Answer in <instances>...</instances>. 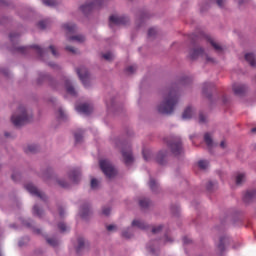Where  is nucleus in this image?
<instances>
[{
  "mask_svg": "<svg viewBox=\"0 0 256 256\" xmlns=\"http://www.w3.org/2000/svg\"><path fill=\"white\" fill-rule=\"evenodd\" d=\"M148 249H149L150 253H155V249H153V248H148Z\"/></svg>",
  "mask_w": 256,
  "mask_h": 256,
  "instance_id": "nucleus-62",
  "label": "nucleus"
},
{
  "mask_svg": "<svg viewBox=\"0 0 256 256\" xmlns=\"http://www.w3.org/2000/svg\"><path fill=\"white\" fill-rule=\"evenodd\" d=\"M255 197H256V190H248L243 197V201L245 203H251V201H255Z\"/></svg>",
  "mask_w": 256,
  "mask_h": 256,
  "instance_id": "nucleus-14",
  "label": "nucleus"
},
{
  "mask_svg": "<svg viewBox=\"0 0 256 256\" xmlns=\"http://www.w3.org/2000/svg\"><path fill=\"white\" fill-rule=\"evenodd\" d=\"M74 137L76 143H81V141H83V130H79L78 132H76L74 134Z\"/></svg>",
  "mask_w": 256,
  "mask_h": 256,
  "instance_id": "nucleus-33",
  "label": "nucleus"
},
{
  "mask_svg": "<svg viewBox=\"0 0 256 256\" xmlns=\"http://www.w3.org/2000/svg\"><path fill=\"white\" fill-rule=\"evenodd\" d=\"M220 147H221L222 149H225V141H222V142L220 143Z\"/></svg>",
  "mask_w": 256,
  "mask_h": 256,
  "instance_id": "nucleus-61",
  "label": "nucleus"
},
{
  "mask_svg": "<svg viewBox=\"0 0 256 256\" xmlns=\"http://www.w3.org/2000/svg\"><path fill=\"white\" fill-rule=\"evenodd\" d=\"M179 103V93L177 89H171L164 96V101L158 106V111L162 115H171L175 111V105Z\"/></svg>",
  "mask_w": 256,
  "mask_h": 256,
  "instance_id": "nucleus-1",
  "label": "nucleus"
},
{
  "mask_svg": "<svg viewBox=\"0 0 256 256\" xmlns=\"http://www.w3.org/2000/svg\"><path fill=\"white\" fill-rule=\"evenodd\" d=\"M132 227H138V229H147V224L143 221L134 220L132 221Z\"/></svg>",
  "mask_w": 256,
  "mask_h": 256,
  "instance_id": "nucleus-26",
  "label": "nucleus"
},
{
  "mask_svg": "<svg viewBox=\"0 0 256 256\" xmlns=\"http://www.w3.org/2000/svg\"><path fill=\"white\" fill-rule=\"evenodd\" d=\"M99 166L101 171L108 177V179H111V177H115L117 175V170H115V167L111 163V161L107 159H103L99 161Z\"/></svg>",
  "mask_w": 256,
  "mask_h": 256,
  "instance_id": "nucleus-3",
  "label": "nucleus"
},
{
  "mask_svg": "<svg viewBox=\"0 0 256 256\" xmlns=\"http://www.w3.org/2000/svg\"><path fill=\"white\" fill-rule=\"evenodd\" d=\"M59 215L60 217H65V210L62 207L59 208Z\"/></svg>",
  "mask_w": 256,
  "mask_h": 256,
  "instance_id": "nucleus-56",
  "label": "nucleus"
},
{
  "mask_svg": "<svg viewBox=\"0 0 256 256\" xmlns=\"http://www.w3.org/2000/svg\"><path fill=\"white\" fill-rule=\"evenodd\" d=\"M65 31H67V33H75V31H77V26L75 24H64L63 25Z\"/></svg>",
  "mask_w": 256,
  "mask_h": 256,
  "instance_id": "nucleus-25",
  "label": "nucleus"
},
{
  "mask_svg": "<svg viewBox=\"0 0 256 256\" xmlns=\"http://www.w3.org/2000/svg\"><path fill=\"white\" fill-rule=\"evenodd\" d=\"M25 189L29 191L31 195H35V197H39L42 201H46L47 196L43 192H40L32 183L26 184Z\"/></svg>",
  "mask_w": 256,
  "mask_h": 256,
  "instance_id": "nucleus-9",
  "label": "nucleus"
},
{
  "mask_svg": "<svg viewBox=\"0 0 256 256\" xmlns=\"http://www.w3.org/2000/svg\"><path fill=\"white\" fill-rule=\"evenodd\" d=\"M137 71V66H129L126 68V73H129V75L135 73Z\"/></svg>",
  "mask_w": 256,
  "mask_h": 256,
  "instance_id": "nucleus-40",
  "label": "nucleus"
},
{
  "mask_svg": "<svg viewBox=\"0 0 256 256\" xmlns=\"http://www.w3.org/2000/svg\"><path fill=\"white\" fill-rule=\"evenodd\" d=\"M139 205L142 209H147L151 205V201L149 199H142L139 201Z\"/></svg>",
  "mask_w": 256,
  "mask_h": 256,
  "instance_id": "nucleus-32",
  "label": "nucleus"
},
{
  "mask_svg": "<svg viewBox=\"0 0 256 256\" xmlns=\"http://www.w3.org/2000/svg\"><path fill=\"white\" fill-rule=\"evenodd\" d=\"M251 132H252V133H256V127L252 128V129H251Z\"/></svg>",
  "mask_w": 256,
  "mask_h": 256,
  "instance_id": "nucleus-63",
  "label": "nucleus"
},
{
  "mask_svg": "<svg viewBox=\"0 0 256 256\" xmlns=\"http://www.w3.org/2000/svg\"><path fill=\"white\" fill-rule=\"evenodd\" d=\"M91 189H97V187H99V181H97V179L93 178L91 180Z\"/></svg>",
  "mask_w": 256,
  "mask_h": 256,
  "instance_id": "nucleus-41",
  "label": "nucleus"
},
{
  "mask_svg": "<svg viewBox=\"0 0 256 256\" xmlns=\"http://www.w3.org/2000/svg\"><path fill=\"white\" fill-rule=\"evenodd\" d=\"M198 167L200 169H207V167H209V162L205 161V160H200L198 162Z\"/></svg>",
  "mask_w": 256,
  "mask_h": 256,
  "instance_id": "nucleus-36",
  "label": "nucleus"
},
{
  "mask_svg": "<svg viewBox=\"0 0 256 256\" xmlns=\"http://www.w3.org/2000/svg\"><path fill=\"white\" fill-rule=\"evenodd\" d=\"M142 154H143V157H144L145 161H149V155L150 154L147 153L145 150H143Z\"/></svg>",
  "mask_w": 256,
  "mask_h": 256,
  "instance_id": "nucleus-54",
  "label": "nucleus"
},
{
  "mask_svg": "<svg viewBox=\"0 0 256 256\" xmlns=\"http://www.w3.org/2000/svg\"><path fill=\"white\" fill-rule=\"evenodd\" d=\"M204 141L209 149L213 147V139L211 138V134L209 133L204 134Z\"/></svg>",
  "mask_w": 256,
  "mask_h": 256,
  "instance_id": "nucleus-28",
  "label": "nucleus"
},
{
  "mask_svg": "<svg viewBox=\"0 0 256 256\" xmlns=\"http://www.w3.org/2000/svg\"><path fill=\"white\" fill-rule=\"evenodd\" d=\"M66 51H69L70 53H77V49L73 46H66Z\"/></svg>",
  "mask_w": 256,
  "mask_h": 256,
  "instance_id": "nucleus-49",
  "label": "nucleus"
},
{
  "mask_svg": "<svg viewBox=\"0 0 256 256\" xmlns=\"http://www.w3.org/2000/svg\"><path fill=\"white\" fill-rule=\"evenodd\" d=\"M191 117H193V108L189 106L184 110L182 119H191Z\"/></svg>",
  "mask_w": 256,
  "mask_h": 256,
  "instance_id": "nucleus-22",
  "label": "nucleus"
},
{
  "mask_svg": "<svg viewBox=\"0 0 256 256\" xmlns=\"http://www.w3.org/2000/svg\"><path fill=\"white\" fill-rule=\"evenodd\" d=\"M68 41H76L77 43H83V41H85V36L83 35L71 36L68 38Z\"/></svg>",
  "mask_w": 256,
  "mask_h": 256,
  "instance_id": "nucleus-29",
  "label": "nucleus"
},
{
  "mask_svg": "<svg viewBox=\"0 0 256 256\" xmlns=\"http://www.w3.org/2000/svg\"><path fill=\"white\" fill-rule=\"evenodd\" d=\"M43 4L46 5V7H55V5H57V1H55V0H43Z\"/></svg>",
  "mask_w": 256,
  "mask_h": 256,
  "instance_id": "nucleus-35",
  "label": "nucleus"
},
{
  "mask_svg": "<svg viewBox=\"0 0 256 256\" xmlns=\"http://www.w3.org/2000/svg\"><path fill=\"white\" fill-rule=\"evenodd\" d=\"M122 237H124L125 239H131V230H125L122 232Z\"/></svg>",
  "mask_w": 256,
  "mask_h": 256,
  "instance_id": "nucleus-42",
  "label": "nucleus"
},
{
  "mask_svg": "<svg viewBox=\"0 0 256 256\" xmlns=\"http://www.w3.org/2000/svg\"><path fill=\"white\" fill-rule=\"evenodd\" d=\"M85 247V239L78 238V246L76 248V253H81V250Z\"/></svg>",
  "mask_w": 256,
  "mask_h": 256,
  "instance_id": "nucleus-30",
  "label": "nucleus"
},
{
  "mask_svg": "<svg viewBox=\"0 0 256 256\" xmlns=\"http://www.w3.org/2000/svg\"><path fill=\"white\" fill-rule=\"evenodd\" d=\"M173 155H181L183 153V144L181 143V139L177 138L168 144Z\"/></svg>",
  "mask_w": 256,
  "mask_h": 256,
  "instance_id": "nucleus-6",
  "label": "nucleus"
},
{
  "mask_svg": "<svg viewBox=\"0 0 256 256\" xmlns=\"http://www.w3.org/2000/svg\"><path fill=\"white\" fill-rule=\"evenodd\" d=\"M68 176L73 183H79V181H81V170H79V168L72 169Z\"/></svg>",
  "mask_w": 256,
  "mask_h": 256,
  "instance_id": "nucleus-11",
  "label": "nucleus"
},
{
  "mask_svg": "<svg viewBox=\"0 0 256 256\" xmlns=\"http://www.w3.org/2000/svg\"><path fill=\"white\" fill-rule=\"evenodd\" d=\"M184 243H189V240H187V238L183 239Z\"/></svg>",
  "mask_w": 256,
  "mask_h": 256,
  "instance_id": "nucleus-64",
  "label": "nucleus"
},
{
  "mask_svg": "<svg viewBox=\"0 0 256 256\" xmlns=\"http://www.w3.org/2000/svg\"><path fill=\"white\" fill-rule=\"evenodd\" d=\"M157 35V30L155 28H150L148 30V37H155Z\"/></svg>",
  "mask_w": 256,
  "mask_h": 256,
  "instance_id": "nucleus-44",
  "label": "nucleus"
},
{
  "mask_svg": "<svg viewBox=\"0 0 256 256\" xmlns=\"http://www.w3.org/2000/svg\"><path fill=\"white\" fill-rule=\"evenodd\" d=\"M58 117L59 119H65V112L63 111V109L58 110Z\"/></svg>",
  "mask_w": 256,
  "mask_h": 256,
  "instance_id": "nucleus-50",
  "label": "nucleus"
},
{
  "mask_svg": "<svg viewBox=\"0 0 256 256\" xmlns=\"http://www.w3.org/2000/svg\"><path fill=\"white\" fill-rule=\"evenodd\" d=\"M216 3L218 7H223V3H225V0H216Z\"/></svg>",
  "mask_w": 256,
  "mask_h": 256,
  "instance_id": "nucleus-57",
  "label": "nucleus"
},
{
  "mask_svg": "<svg viewBox=\"0 0 256 256\" xmlns=\"http://www.w3.org/2000/svg\"><path fill=\"white\" fill-rule=\"evenodd\" d=\"M215 187H217V184L214 183V182L209 181L207 186H206V189H207V191H213V189H215Z\"/></svg>",
  "mask_w": 256,
  "mask_h": 256,
  "instance_id": "nucleus-39",
  "label": "nucleus"
},
{
  "mask_svg": "<svg viewBox=\"0 0 256 256\" xmlns=\"http://www.w3.org/2000/svg\"><path fill=\"white\" fill-rule=\"evenodd\" d=\"M245 59H246L247 63H249V65L251 67H256V57H255V54L247 53V54H245Z\"/></svg>",
  "mask_w": 256,
  "mask_h": 256,
  "instance_id": "nucleus-17",
  "label": "nucleus"
},
{
  "mask_svg": "<svg viewBox=\"0 0 256 256\" xmlns=\"http://www.w3.org/2000/svg\"><path fill=\"white\" fill-rule=\"evenodd\" d=\"M103 59H105L106 61H113V53L111 52H107L106 54L102 55Z\"/></svg>",
  "mask_w": 256,
  "mask_h": 256,
  "instance_id": "nucleus-38",
  "label": "nucleus"
},
{
  "mask_svg": "<svg viewBox=\"0 0 256 256\" xmlns=\"http://www.w3.org/2000/svg\"><path fill=\"white\" fill-rule=\"evenodd\" d=\"M47 243L52 247H56V245L58 244L57 240L51 238L47 239Z\"/></svg>",
  "mask_w": 256,
  "mask_h": 256,
  "instance_id": "nucleus-45",
  "label": "nucleus"
},
{
  "mask_svg": "<svg viewBox=\"0 0 256 256\" xmlns=\"http://www.w3.org/2000/svg\"><path fill=\"white\" fill-rule=\"evenodd\" d=\"M25 153H37L39 151V146L35 144H29L26 147H24Z\"/></svg>",
  "mask_w": 256,
  "mask_h": 256,
  "instance_id": "nucleus-20",
  "label": "nucleus"
},
{
  "mask_svg": "<svg viewBox=\"0 0 256 256\" xmlns=\"http://www.w3.org/2000/svg\"><path fill=\"white\" fill-rule=\"evenodd\" d=\"M165 241L168 243H173V239H171L169 236H165Z\"/></svg>",
  "mask_w": 256,
  "mask_h": 256,
  "instance_id": "nucleus-58",
  "label": "nucleus"
},
{
  "mask_svg": "<svg viewBox=\"0 0 256 256\" xmlns=\"http://www.w3.org/2000/svg\"><path fill=\"white\" fill-rule=\"evenodd\" d=\"M114 229H116V226L113 224L107 226V231H114Z\"/></svg>",
  "mask_w": 256,
  "mask_h": 256,
  "instance_id": "nucleus-55",
  "label": "nucleus"
},
{
  "mask_svg": "<svg viewBox=\"0 0 256 256\" xmlns=\"http://www.w3.org/2000/svg\"><path fill=\"white\" fill-rule=\"evenodd\" d=\"M30 47H31V49H35V51H36V53L39 55V57H43L44 51H43V49H42L41 47H39L38 45H32V46H30ZM30 47H25V46H23V47H18V48H17V51H18L19 53H23V54L25 55L26 53H29Z\"/></svg>",
  "mask_w": 256,
  "mask_h": 256,
  "instance_id": "nucleus-10",
  "label": "nucleus"
},
{
  "mask_svg": "<svg viewBox=\"0 0 256 256\" xmlns=\"http://www.w3.org/2000/svg\"><path fill=\"white\" fill-rule=\"evenodd\" d=\"M49 49L54 57H58L59 54L57 53V50H55V46L51 45Z\"/></svg>",
  "mask_w": 256,
  "mask_h": 256,
  "instance_id": "nucleus-47",
  "label": "nucleus"
},
{
  "mask_svg": "<svg viewBox=\"0 0 256 256\" xmlns=\"http://www.w3.org/2000/svg\"><path fill=\"white\" fill-rule=\"evenodd\" d=\"M33 231L36 235H41V229L34 228Z\"/></svg>",
  "mask_w": 256,
  "mask_h": 256,
  "instance_id": "nucleus-59",
  "label": "nucleus"
},
{
  "mask_svg": "<svg viewBox=\"0 0 256 256\" xmlns=\"http://www.w3.org/2000/svg\"><path fill=\"white\" fill-rule=\"evenodd\" d=\"M9 37H10V41H15V39H17V37H19V34H17V33H11V34L9 35Z\"/></svg>",
  "mask_w": 256,
  "mask_h": 256,
  "instance_id": "nucleus-52",
  "label": "nucleus"
},
{
  "mask_svg": "<svg viewBox=\"0 0 256 256\" xmlns=\"http://www.w3.org/2000/svg\"><path fill=\"white\" fill-rule=\"evenodd\" d=\"M58 229H59L62 233H65V231H67V225H65V223H59V224H58Z\"/></svg>",
  "mask_w": 256,
  "mask_h": 256,
  "instance_id": "nucleus-43",
  "label": "nucleus"
},
{
  "mask_svg": "<svg viewBox=\"0 0 256 256\" xmlns=\"http://www.w3.org/2000/svg\"><path fill=\"white\" fill-rule=\"evenodd\" d=\"M190 59H192V61H195V59H198V57H205L207 63H213V58L209 57V55H207L205 53V50H203V48H196L190 51L189 54Z\"/></svg>",
  "mask_w": 256,
  "mask_h": 256,
  "instance_id": "nucleus-4",
  "label": "nucleus"
},
{
  "mask_svg": "<svg viewBox=\"0 0 256 256\" xmlns=\"http://www.w3.org/2000/svg\"><path fill=\"white\" fill-rule=\"evenodd\" d=\"M33 115L27 113L25 106H19L17 112L12 115L11 121L15 127H21L31 123Z\"/></svg>",
  "mask_w": 256,
  "mask_h": 256,
  "instance_id": "nucleus-2",
  "label": "nucleus"
},
{
  "mask_svg": "<svg viewBox=\"0 0 256 256\" xmlns=\"http://www.w3.org/2000/svg\"><path fill=\"white\" fill-rule=\"evenodd\" d=\"M76 73L84 87L89 85V71L85 67L77 68Z\"/></svg>",
  "mask_w": 256,
  "mask_h": 256,
  "instance_id": "nucleus-8",
  "label": "nucleus"
},
{
  "mask_svg": "<svg viewBox=\"0 0 256 256\" xmlns=\"http://www.w3.org/2000/svg\"><path fill=\"white\" fill-rule=\"evenodd\" d=\"M245 181V173H238L236 176V185H242Z\"/></svg>",
  "mask_w": 256,
  "mask_h": 256,
  "instance_id": "nucleus-31",
  "label": "nucleus"
},
{
  "mask_svg": "<svg viewBox=\"0 0 256 256\" xmlns=\"http://www.w3.org/2000/svg\"><path fill=\"white\" fill-rule=\"evenodd\" d=\"M58 185H60V187H63L64 189H67V187H69V183H67L63 180H59Z\"/></svg>",
  "mask_w": 256,
  "mask_h": 256,
  "instance_id": "nucleus-46",
  "label": "nucleus"
},
{
  "mask_svg": "<svg viewBox=\"0 0 256 256\" xmlns=\"http://www.w3.org/2000/svg\"><path fill=\"white\" fill-rule=\"evenodd\" d=\"M17 177H19V174H12L13 181H17Z\"/></svg>",
  "mask_w": 256,
  "mask_h": 256,
  "instance_id": "nucleus-60",
  "label": "nucleus"
},
{
  "mask_svg": "<svg viewBox=\"0 0 256 256\" xmlns=\"http://www.w3.org/2000/svg\"><path fill=\"white\" fill-rule=\"evenodd\" d=\"M47 25H49V20H42L38 23L39 29H47Z\"/></svg>",
  "mask_w": 256,
  "mask_h": 256,
  "instance_id": "nucleus-37",
  "label": "nucleus"
},
{
  "mask_svg": "<svg viewBox=\"0 0 256 256\" xmlns=\"http://www.w3.org/2000/svg\"><path fill=\"white\" fill-rule=\"evenodd\" d=\"M102 213L103 215H109L111 213V208H103Z\"/></svg>",
  "mask_w": 256,
  "mask_h": 256,
  "instance_id": "nucleus-53",
  "label": "nucleus"
},
{
  "mask_svg": "<svg viewBox=\"0 0 256 256\" xmlns=\"http://www.w3.org/2000/svg\"><path fill=\"white\" fill-rule=\"evenodd\" d=\"M156 161L159 165L167 163V151H160L156 156Z\"/></svg>",
  "mask_w": 256,
  "mask_h": 256,
  "instance_id": "nucleus-15",
  "label": "nucleus"
},
{
  "mask_svg": "<svg viewBox=\"0 0 256 256\" xmlns=\"http://www.w3.org/2000/svg\"><path fill=\"white\" fill-rule=\"evenodd\" d=\"M213 89V84L207 82V83H204L203 86H202V93L204 95H206V97L208 99H211V94H207V91Z\"/></svg>",
  "mask_w": 256,
  "mask_h": 256,
  "instance_id": "nucleus-19",
  "label": "nucleus"
},
{
  "mask_svg": "<svg viewBox=\"0 0 256 256\" xmlns=\"http://www.w3.org/2000/svg\"><path fill=\"white\" fill-rule=\"evenodd\" d=\"M65 87L69 95H72V97L77 96V91H75V88L71 85V82H69V80L65 81Z\"/></svg>",
  "mask_w": 256,
  "mask_h": 256,
  "instance_id": "nucleus-18",
  "label": "nucleus"
},
{
  "mask_svg": "<svg viewBox=\"0 0 256 256\" xmlns=\"http://www.w3.org/2000/svg\"><path fill=\"white\" fill-rule=\"evenodd\" d=\"M247 91V87L243 84H234L233 85V92L236 95H243Z\"/></svg>",
  "mask_w": 256,
  "mask_h": 256,
  "instance_id": "nucleus-16",
  "label": "nucleus"
},
{
  "mask_svg": "<svg viewBox=\"0 0 256 256\" xmlns=\"http://www.w3.org/2000/svg\"><path fill=\"white\" fill-rule=\"evenodd\" d=\"M33 215H36V217H43V210L39 209V206L34 205Z\"/></svg>",
  "mask_w": 256,
  "mask_h": 256,
  "instance_id": "nucleus-34",
  "label": "nucleus"
},
{
  "mask_svg": "<svg viewBox=\"0 0 256 256\" xmlns=\"http://www.w3.org/2000/svg\"><path fill=\"white\" fill-rule=\"evenodd\" d=\"M208 41L210 42V45H212V47L215 49V51H218V53H221V51H223V47H221L219 44H217V42H215V40H213V38H208Z\"/></svg>",
  "mask_w": 256,
  "mask_h": 256,
  "instance_id": "nucleus-27",
  "label": "nucleus"
},
{
  "mask_svg": "<svg viewBox=\"0 0 256 256\" xmlns=\"http://www.w3.org/2000/svg\"><path fill=\"white\" fill-rule=\"evenodd\" d=\"M206 121H207V118L205 117V115L200 113V115H199V123H206Z\"/></svg>",
  "mask_w": 256,
  "mask_h": 256,
  "instance_id": "nucleus-51",
  "label": "nucleus"
},
{
  "mask_svg": "<svg viewBox=\"0 0 256 256\" xmlns=\"http://www.w3.org/2000/svg\"><path fill=\"white\" fill-rule=\"evenodd\" d=\"M89 215H91V209H89V206H83L81 209L80 216L82 217V219H87Z\"/></svg>",
  "mask_w": 256,
  "mask_h": 256,
  "instance_id": "nucleus-23",
  "label": "nucleus"
},
{
  "mask_svg": "<svg viewBox=\"0 0 256 256\" xmlns=\"http://www.w3.org/2000/svg\"><path fill=\"white\" fill-rule=\"evenodd\" d=\"M129 18L127 16H116L112 15L109 18V27L113 28V25H127Z\"/></svg>",
  "mask_w": 256,
  "mask_h": 256,
  "instance_id": "nucleus-7",
  "label": "nucleus"
},
{
  "mask_svg": "<svg viewBox=\"0 0 256 256\" xmlns=\"http://www.w3.org/2000/svg\"><path fill=\"white\" fill-rule=\"evenodd\" d=\"M76 111H78V113H84V115H89L93 112V106L87 103L81 104L79 106H76Z\"/></svg>",
  "mask_w": 256,
  "mask_h": 256,
  "instance_id": "nucleus-13",
  "label": "nucleus"
},
{
  "mask_svg": "<svg viewBox=\"0 0 256 256\" xmlns=\"http://www.w3.org/2000/svg\"><path fill=\"white\" fill-rule=\"evenodd\" d=\"M149 187L154 193H156V191H159V183H157V181H155V179L153 178H150Z\"/></svg>",
  "mask_w": 256,
  "mask_h": 256,
  "instance_id": "nucleus-24",
  "label": "nucleus"
},
{
  "mask_svg": "<svg viewBox=\"0 0 256 256\" xmlns=\"http://www.w3.org/2000/svg\"><path fill=\"white\" fill-rule=\"evenodd\" d=\"M163 229V225H159L158 227L152 228V233H159Z\"/></svg>",
  "mask_w": 256,
  "mask_h": 256,
  "instance_id": "nucleus-48",
  "label": "nucleus"
},
{
  "mask_svg": "<svg viewBox=\"0 0 256 256\" xmlns=\"http://www.w3.org/2000/svg\"><path fill=\"white\" fill-rule=\"evenodd\" d=\"M227 241H229V237H227V236L220 238V242L218 244V249H219V251H221V253H223L225 251V244L227 243Z\"/></svg>",
  "mask_w": 256,
  "mask_h": 256,
  "instance_id": "nucleus-21",
  "label": "nucleus"
},
{
  "mask_svg": "<svg viewBox=\"0 0 256 256\" xmlns=\"http://www.w3.org/2000/svg\"><path fill=\"white\" fill-rule=\"evenodd\" d=\"M102 3L103 0H94L93 2H87L86 4L80 6V11H82L84 15H87V13H90V11H93V9L101 7Z\"/></svg>",
  "mask_w": 256,
  "mask_h": 256,
  "instance_id": "nucleus-5",
  "label": "nucleus"
},
{
  "mask_svg": "<svg viewBox=\"0 0 256 256\" xmlns=\"http://www.w3.org/2000/svg\"><path fill=\"white\" fill-rule=\"evenodd\" d=\"M122 156L124 159V163L126 165H131V163H133V152L131 151V149H122Z\"/></svg>",
  "mask_w": 256,
  "mask_h": 256,
  "instance_id": "nucleus-12",
  "label": "nucleus"
}]
</instances>
